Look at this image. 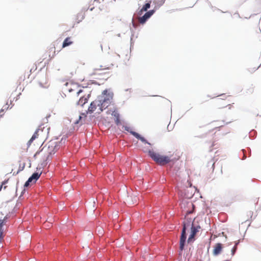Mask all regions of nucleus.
Listing matches in <instances>:
<instances>
[{"label": "nucleus", "mask_w": 261, "mask_h": 261, "mask_svg": "<svg viewBox=\"0 0 261 261\" xmlns=\"http://www.w3.org/2000/svg\"><path fill=\"white\" fill-rule=\"evenodd\" d=\"M143 150L145 152H148L149 156L160 165H164L171 161V156L161 155L158 153L151 150L149 147H144Z\"/></svg>", "instance_id": "nucleus-1"}, {"label": "nucleus", "mask_w": 261, "mask_h": 261, "mask_svg": "<svg viewBox=\"0 0 261 261\" xmlns=\"http://www.w3.org/2000/svg\"><path fill=\"white\" fill-rule=\"evenodd\" d=\"M57 147L56 143H50L47 146H44L40 151L37 152L34 156L40 155L43 157V160L47 161L50 155L56 152Z\"/></svg>", "instance_id": "nucleus-2"}, {"label": "nucleus", "mask_w": 261, "mask_h": 261, "mask_svg": "<svg viewBox=\"0 0 261 261\" xmlns=\"http://www.w3.org/2000/svg\"><path fill=\"white\" fill-rule=\"evenodd\" d=\"M108 107V105H105L102 103V101H101L100 98L95 99L92 101L90 106L88 108L87 113H93L95 112L97 114H100L102 112L104 109Z\"/></svg>", "instance_id": "nucleus-3"}, {"label": "nucleus", "mask_w": 261, "mask_h": 261, "mask_svg": "<svg viewBox=\"0 0 261 261\" xmlns=\"http://www.w3.org/2000/svg\"><path fill=\"white\" fill-rule=\"evenodd\" d=\"M41 129V126H39L38 128L36 130L34 135L32 136V138L28 142L29 145H30L31 143L36 138H38L40 137L41 139H44L47 136V135L49 133V128H46L44 134H40L39 133Z\"/></svg>", "instance_id": "nucleus-4"}, {"label": "nucleus", "mask_w": 261, "mask_h": 261, "mask_svg": "<svg viewBox=\"0 0 261 261\" xmlns=\"http://www.w3.org/2000/svg\"><path fill=\"white\" fill-rule=\"evenodd\" d=\"M113 97V93L112 92H108L107 90H105L102 92V96L100 98L101 101H102V103L105 105H108V107L111 103V101Z\"/></svg>", "instance_id": "nucleus-5"}, {"label": "nucleus", "mask_w": 261, "mask_h": 261, "mask_svg": "<svg viewBox=\"0 0 261 261\" xmlns=\"http://www.w3.org/2000/svg\"><path fill=\"white\" fill-rule=\"evenodd\" d=\"M124 130L127 132H129L131 134H132L134 137L140 140L143 143H144L145 145L147 144L149 145V147L151 146V144L147 141V140L144 138L141 137L138 133L130 130V127L127 126L124 127Z\"/></svg>", "instance_id": "nucleus-6"}, {"label": "nucleus", "mask_w": 261, "mask_h": 261, "mask_svg": "<svg viewBox=\"0 0 261 261\" xmlns=\"http://www.w3.org/2000/svg\"><path fill=\"white\" fill-rule=\"evenodd\" d=\"M186 229L185 226H184L182 228V230L181 231V236L180 238V242H179V249L180 251H182L184 249L185 244L186 243V240L187 239L186 236Z\"/></svg>", "instance_id": "nucleus-7"}, {"label": "nucleus", "mask_w": 261, "mask_h": 261, "mask_svg": "<svg viewBox=\"0 0 261 261\" xmlns=\"http://www.w3.org/2000/svg\"><path fill=\"white\" fill-rule=\"evenodd\" d=\"M191 234L188 238V242H190L192 241V240L194 238L195 235L196 234L197 232L199 231V229L201 228L200 226L198 225L196 226H194L193 224V222H192V227H191Z\"/></svg>", "instance_id": "nucleus-8"}, {"label": "nucleus", "mask_w": 261, "mask_h": 261, "mask_svg": "<svg viewBox=\"0 0 261 261\" xmlns=\"http://www.w3.org/2000/svg\"><path fill=\"white\" fill-rule=\"evenodd\" d=\"M223 244L220 243H216L213 247V255L214 256L219 255L222 251Z\"/></svg>", "instance_id": "nucleus-9"}, {"label": "nucleus", "mask_w": 261, "mask_h": 261, "mask_svg": "<svg viewBox=\"0 0 261 261\" xmlns=\"http://www.w3.org/2000/svg\"><path fill=\"white\" fill-rule=\"evenodd\" d=\"M7 218L5 217L3 219L0 220V238H3L4 232L6 229V223Z\"/></svg>", "instance_id": "nucleus-10"}, {"label": "nucleus", "mask_w": 261, "mask_h": 261, "mask_svg": "<svg viewBox=\"0 0 261 261\" xmlns=\"http://www.w3.org/2000/svg\"><path fill=\"white\" fill-rule=\"evenodd\" d=\"M66 86V91H67L68 92L71 93L73 91H75L76 93L79 95L80 93L83 92L82 90H76V86L73 84H69L68 83H66L65 84Z\"/></svg>", "instance_id": "nucleus-11"}, {"label": "nucleus", "mask_w": 261, "mask_h": 261, "mask_svg": "<svg viewBox=\"0 0 261 261\" xmlns=\"http://www.w3.org/2000/svg\"><path fill=\"white\" fill-rule=\"evenodd\" d=\"M154 11L151 10L146 12L143 16L139 18V21L140 23L143 24L153 14Z\"/></svg>", "instance_id": "nucleus-12"}, {"label": "nucleus", "mask_w": 261, "mask_h": 261, "mask_svg": "<svg viewBox=\"0 0 261 261\" xmlns=\"http://www.w3.org/2000/svg\"><path fill=\"white\" fill-rule=\"evenodd\" d=\"M42 173V171L40 169L39 170L38 169V172L34 173L30 177V180H35V181L37 180L40 177Z\"/></svg>", "instance_id": "nucleus-13"}, {"label": "nucleus", "mask_w": 261, "mask_h": 261, "mask_svg": "<svg viewBox=\"0 0 261 261\" xmlns=\"http://www.w3.org/2000/svg\"><path fill=\"white\" fill-rule=\"evenodd\" d=\"M73 43L71 37H67L63 41L62 44V48H65L68 46L71 45Z\"/></svg>", "instance_id": "nucleus-14"}, {"label": "nucleus", "mask_w": 261, "mask_h": 261, "mask_svg": "<svg viewBox=\"0 0 261 261\" xmlns=\"http://www.w3.org/2000/svg\"><path fill=\"white\" fill-rule=\"evenodd\" d=\"M89 97V94L87 96H83L80 98V100L78 101V105H80L81 106H83L84 104L87 102L88 99Z\"/></svg>", "instance_id": "nucleus-15"}, {"label": "nucleus", "mask_w": 261, "mask_h": 261, "mask_svg": "<svg viewBox=\"0 0 261 261\" xmlns=\"http://www.w3.org/2000/svg\"><path fill=\"white\" fill-rule=\"evenodd\" d=\"M192 219H187V220L184 221L183 223V227L185 226L186 228H187L190 226L192 227Z\"/></svg>", "instance_id": "nucleus-16"}, {"label": "nucleus", "mask_w": 261, "mask_h": 261, "mask_svg": "<svg viewBox=\"0 0 261 261\" xmlns=\"http://www.w3.org/2000/svg\"><path fill=\"white\" fill-rule=\"evenodd\" d=\"M39 85L41 87L47 88L49 86V84L48 83V82L46 81V79L44 80V82H40Z\"/></svg>", "instance_id": "nucleus-17"}, {"label": "nucleus", "mask_w": 261, "mask_h": 261, "mask_svg": "<svg viewBox=\"0 0 261 261\" xmlns=\"http://www.w3.org/2000/svg\"><path fill=\"white\" fill-rule=\"evenodd\" d=\"M150 3H146L145 5L143 6V7L141 9L140 12H142L147 11V9L150 8Z\"/></svg>", "instance_id": "nucleus-18"}, {"label": "nucleus", "mask_w": 261, "mask_h": 261, "mask_svg": "<svg viewBox=\"0 0 261 261\" xmlns=\"http://www.w3.org/2000/svg\"><path fill=\"white\" fill-rule=\"evenodd\" d=\"M237 243L232 248V249L231 250V256H233L234 255V254H235V252H236V251L237 250Z\"/></svg>", "instance_id": "nucleus-19"}, {"label": "nucleus", "mask_w": 261, "mask_h": 261, "mask_svg": "<svg viewBox=\"0 0 261 261\" xmlns=\"http://www.w3.org/2000/svg\"><path fill=\"white\" fill-rule=\"evenodd\" d=\"M100 71H101L100 69H95L94 72H93V73H92V74H93V75L101 74L102 73L100 72Z\"/></svg>", "instance_id": "nucleus-20"}, {"label": "nucleus", "mask_w": 261, "mask_h": 261, "mask_svg": "<svg viewBox=\"0 0 261 261\" xmlns=\"http://www.w3.org/2000/svg\"><path fill=\"white\" fill-rule=\"evenodd\" d=\"M41 129L39 134H44V132H45V130L46 128H45V127H44V126L42 127V125H41Z\"/></svg>", "instance_id": "nucleus-21"}, {"label": "nucleus", "mask_w": 261, "mask_h": 261, "mask_svg": "<svg viewBox=\"0 0 261 261\" xmlns=\"http://www.w3.org/2000/svg\"><path fill=\"white\" fill-rule=\"evenodd\" d=\"M32 180H30V178L28 179V180L25 182L24 184V187H27L29 185L30 182H31Z\"/></svg>", "instance_id": "nucleus-22"}, {"label": "nucleus", "mask_w": 261, "mask_h": 261, "mask_svg": "<svg viewBox=\"0 0 261 261\" xmlns=\"http://www.w3.org/2000/svg\"><path fill=\"white\" fill-rule=\"evenodd\" d=\"M115 122L117 124H118L119 123H120V120H119V116L118 115H117V117H116V119L115 120Z\"/></svg>", "instance_id": "nucleus-23"}, {"label": "nucleus", "mask_w": 261, "mask_h": 261, "mask_svg": "<svg viewBox=\"0 0 261 261\" xmlns=\"http://www.w3.org/2000/svg\"><path fill=\"white\" fill-rule=\"evenodd\" d=\"M187 205H189V206H192L193 209H194V205H193V204L192 203H191V202H187Z\"/></svg>", "instance_id": "nucleus-24"}, {"label": "nucleus", "mask_w": 261, "mask_h": 261, "mask_svg": "<svg viewBox=\"0 0 261 261\" xmlns=\"http://www.w3.org/2000/svg\"><path fill=\"white\" fill-rule=\"evenodd\" d=\"M44 226L45 227H49L50 226L49 225H48V222H45L44 224Z\"/></svg>", "instance_id": "nucleus-25"}, {"label": "nucleus", "mask_w": 261, "mask_h": 261, "mask_svg": "<svg viewBox=\"0 0 261 261\" xmlns=\"http://www.w3.org/2000/svg\"><path fill=\"white\" fill-rule=\"evenodd\" d=\"M248 91H249L250 93H252L253 92V88H250V89H248Z\"/></svg>", "instance_id": "nucleus-26"}, {"label": "nucleus", "mask_w": 261, "mask_h": 261, "mask_svg": "<svg viewBox=\"0 0 261 261\" xmlns=\"http://www.w3.org/2000/svg\"><path fill=\"white\" fill-rule=\"evenodd\" d=\"M192 211H187V212H186V213H187V214H189L192 213Z\"/></svg>", "instance_id": "nucleus-27"}, {"label": "nucleus", "mask_w": 261, "mask_h": 261, "mask_svg": "<svg viewBox=\"0 0 261 261\" xmlns=\"http://www.w3.org/2000/svg\"><path fill=\"white\" fill-rule=\"evenodd\" d=\"M50 49H51L52 51L53 50L54 51V53L55 52V47L51 48Z\"/></svg>", "instance_id": "nucleus-28"}, {"label": "nucleus", "mask_w": 261, "mask_h": 261, "mask_svg": "<svg viewBox=\"0 0 261 261\" xmlns=\"http://www.w3.org/2000/svg\"><path fill=\"white\" fill-rule=\"evenodd\" d=\"M3 238H0V242H1L3 240Z\"/></svg>", "instance_id": "nucleus-29"}, {"label": "nucleus", "mask_w": 261, "mask_h": 261, "mask_svg": "<svg viewBox=\"0 0 261 261\" xmlns=\"http://www.w3.org/2000/svg\"><path fill=\"white\" fill-rule=\"evenodd\" d=\"M185 204L184 203H182L181 206V207L182 208V205H184Z\"/></svg>", "instance_id": "nucleus-30"}]
</instances>
